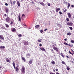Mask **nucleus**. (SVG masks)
<instances>
[{
	"mask_svg": "<svg viewBox=\"0 0 74 74\" xmlns=\"http://www.w3.org/2000/svg\"><path fill=\"white\" fill-rule=\"evenodd\" d=\"M21 71L23 73H25V68L24 66H23L22 67Z\"/></svg>",
	"mask_w": 74,
	"mask_h": 74,
	"instance_id": "obj_1",
	"label": "nucleus"
},
{
	"mask_svg": "<svg viewBox=\"0 0 74 74\" xmlns=\"http://www.w3.org/2000/svg\"><path fill=\"white\" fill-rule=\"evenodd\" d=\"M10 21V18L9 17L6 18L5 21L6 22L8 23V22H9Z\"/></svg>",
	"mask_w": 74,
	"mask_h": 74,
	"instance_id": "obj_2",
	"label": "nucleus"
},
{
	"mask_svg": "<svg viewBox=\"0 0 74 74\" xmlns=\"http://www.w3.org/2000/svg\"><path fill=\"white\" fill-rule=\"evenodd\" d=\"M23 42L24 45H28L29 44V43H28L27 42H26V41L23 40Z\"/></svg>",
	"mask_w": 74,
	"mask_h": 74,
	"instance_id": "obj_3",
	"label": "nucleus"
},
{
	"mask_svg": "<svg viewBox=\"0 0 74 74\" xmlns=\"http://www.w3.org/2000/svg\"><path fill=\"white\" fill-rule=\"evenodd\" d=\"M73 23L69 22L67 23L66 25H68V26H72V25H73Z\"/></svg>",
	"mask_w": 74,
	"mask_h": 74,
	"instance_id": "obj_4",
	"label": "nucleus"
},
{
	"mask_svg": "<svg viewBox=\"0 0 74 74\" xmlns=\"http://www.w3.org/2000/svg\"><path fill=\"white\" fill-rule=\"evenodd\" d=\"M53 49H54V50H55L56 52H59V49L58 48L55 47V48L53 47Z\"/></svg>",
	"mask_w": 74,
	"mask_h": 74,
	"instance_id": "obj_5",
	"label": "nucleus"
},
{
	"mask_svg": "<svg viewBox=\"0 0 74 74\" xmlns=\"http://www.w3.org/2000/svg\"><path fill=\"white\" fill-rule=\"evenodd\" d=\"M17 4L18 7H20V5H21V3L19 2V1H17Z\"/></svg>",
	"mask_w": 74,
	"mask_h": 74,
	"instance_id": "obj_6",
	"label": "nucleus"
},
{
	"mask_svg": "<svg viewBox=\"0 0 74 74\" xmlns=\"http://www.w3.org/2000/svg\"><path fill=\"white\" fill-rule=\"evenodd\" d=\"M12 32H16V29L14 28H13V29H12Z\"/></svg>",
	"mask_w": 74,
	"mask_h": 74,
	"instance_id": "obj_7",
	"label": "nucleus"
},
{
	"mask_svg": "<svg viewBox=\"0 0 74 74\" xmlns=\"http://www.w3.org/2000/svg\"><path fill=\"white\" fill-rule=\"evenodd\" d=\"M39 3L40 4H41L43 6H44V5H45V4H44V3L40 1L39 2Z\"/></svg>",
	"mask_w": 74,
	"mask_h": 74,
	"instance_id": "obj_8",
	"label": "nucleus"
},
{
	"mask_svg": "<svg viewBox=\"0 0 74 74\" xmlns=\"http://www.w3.org/2000/svg\"><path fill=\"white\" fill-rule=\"evenodd\" d=\"M60 10V9L59 8H57L56 9V12H58Z\"/></svg>",
	"mask_w": 74,
	"mask_h": 74,
	"instance_id": "obj_9",
	"label": "nucleus"
},
{
	"mask_svg": "<svg viewBox=\"0 0 74 74\" xmlns=\"http://www.w3.org/2000/svg\"><path fill=\"white\" fill-rule=\"evenodd\" d=\"M0 38H1L0 39H2V40H4V38L2 35H0Z\"/></svg>",
	"mask_w": 74,
	"mask_h": 74,
	"instance_id": "obj_10",
	"label": "nucleus"
},
{
	"mask_svg": "<svg viewBox=\"0 0 74 74\" xmlns=\"http://www.w3.org/2000/svg\"><path fill=\"white\" fill-rule=\"evenodd\" d=\"M68 46L69 47H73V44H70V43H69L68 44Z\"/></svg>",
	"mask_w": 74,
	"mask_h": 74,
	"instance_id": "obj_11",
	"label": "nucleus"
},
{
	"mask_svg": "<svg viewBox=\"0 0 74 74\" xmlns=\"http://www.w3.org/2000/svg\"><path fill=\"white\" fill-rule=\"evenodd\" d=\"M5 60L7 62H8V63H10V60L8 59V58H6Z\"/></svg>",
	"mask_w": 74,
	"mask_h": 74,
	"instance_id": "obj_12",
	"label": "nucleus"
},
{
	"mask_svg": "<svg viewBox=\"0 0 74 74\" xmlns=\"http://www.w3.org/2000/svg\"><path fill=\"white\" fill-rule=\"evenodd\" d=\"M40 50H41L42 51H45V49H44V48L41 47L40 48Z\"/></svg>",
	"mask_w": 74,
	"mask_h": 74,
	"instance_id": "obj_13",
	"label": "nucleus"
},
{
	"mask_svg": "<svg viewBox=\"0 0 74 74\" xmlns=\"http://www.w3.org/2000/svg\"><path fill=\"white\" fill-rule=\"evenodd\" d=\"M57 25L59 27H60V28H61V27H62V25L58 23Z\"/></svg>",
	"mask_w": 74,
	"mask_h": 74,
	"instance_id": "obj_14",
	"label": "nucleus"
},
{
	"mask_svg": "<svg viewBox=\"0 0 74 74\" xmlns=\"http://www.w3.org/2000/svg\"><path fill=\"white\" fill-rule=\"evenodd\" d=\"M68 16L69 17V18H71V14H70V13H68Z\"/></svg>",
	"mask_w": 74,
	"mask_h": 74,
	"instance_id": "obj_15",
	"label": "nucleus"
},
{
	"mask_svg": "<svg viewBox=\"0 0 74 74\" xmlns=\"http://www.w3.org/2000/svg\"><path fill=\"white\" fill-rule=\"evenodd\" d=\"M5 10L6 11V13H8V12L9 10L8 8H6L5 9Z\"/></svg>",
	"mask_w": 74,
	"mask_h": 74,
	"instance_id": "obj_16",
	"label": "nucleus"
},
{
	"mask_svg": "<svg viewBox=\"0 0 74 74\" xmlns=\"http://www.w3.org/2000/svg\"><path fill=\"white\" fill-rule=\"evenodd\" d=\"M0 48H1V49H4V48H5V47L4 46H0Z\"/></svg>",
	"mask_w": 74,
	"mask_h": 74,
	"instance_id": "obj_17",
	"label": "nucleus"
},
{
	"mask_svg": "<svg viewBox=\"0 0 74 74\" xmlns=\"http://www.w3.org/2000/svg\"><path fill=\"white\" fill-rule=\"evenodd\" d=\"M21 59L23 60L25 62H26V60L25 59V58L24 57H22L21 58Z\"/></svg>",
	"mask_w": 74,
	"mask_h": 74,
	"instance_id": "obj_18",
	"label": "nucleus"
},
{
	"mask_svg": "<svg viewBox=\"0 0 74 74\" xmlns=\"http://www.w3.org/2000/svg\"><path fill=\"white\" fill-rule=\"evenodd\" d=\"M18 17L19 20L20 22H21V16H20V14H19L18 15Z\"/></svg>",
	"mask_w": 74,
	"mask_h": 74,
	"instance_id": "obj_19",
	"label": "nucleus"
},
{
	"mask_svg": "<svg viewBox=\"0 0 74 74\" xmlns=\"http://www.w3.org/2000/svg\"><path fill=\"white\" fill-rule=\"evenodd\" d=\"M13 67H14V69H15V62H13Z\"/></svg>",
	"mask_w": 74,
	"mask_h": 74,
	"instance_id": "obj_20",
	"label": "nucleus"
},
{
	"mask_svg": "<svg viewBox=\"0 0 74 74\" xmlns=\"http://www.w3.org/2000/svg\"><path fill=\"white\" fill-rule=\"evenodd\" d=\"M10 1L11 5L12 7V6H13V4L12 3V1Z\"/></svg>",
	"mask_w": 74,
	"mask_h": 74,
	"instance_id": "obj_21",
	"label": "nucleus"
},
{
	"mask_svg": "<svg viewBox=\"0 0 74 74\" xmlns=\"http://www.w3.org/2000/svg\"><path fill=\"white\" fill-rule=\"evenodd\" d=\"M15 69L16 71H19V69H18V67H16Z\"/></svg>",
	"mask_w": 74,
	"mask_h": 74,
	"instance_id": "obj_22",
	"label": "nucleus"
},
{
	"mask_svg": "<svg viewBox=\"0 0 74 74\" xmlns=\"http://www.w3.org/2000/svg\"><path fill=\"white\" fill-rule=\"evenodd\" d=\"M32 60H31L29 61V64H32Z\"/></svg>",
	"mask_w": 74,
	"mask_h": 74,
	"instance_id": "obj_23",
	"label": "nucleus"
},
{
	"mask_svg": "<svg viewBox=\"0 0 74 74\" xmlns=\"http://www.w3.org/2000/svg\"><path fill=\"white\" fill-rule=\"evenodd\" d=\"M67 35L70 36V35H71V34L70 32L67 33Z\"/></svg>",
	"mask_w": 74,
	"mask_h": 74,
	"instance_id": "obj_24",
	"label": "nucleus"
},
{
	"mask_svg": "<svg viewBox=\"0 0 74 74\" xmlns=\"http://www.w3.org/2000/svg\"><path fill=\"white\" fill-rule=\"evenodd\" d=\"M26 56H30V53H28L26 54Z\"/></svg>",
	"mask_w": 74,
	"mask_h": 74,
	"instance_id": "obj_25",
	"label": "nucleus"
},
{
	"mask_svg": "<svg viewBox=\"0 0 74 74\" xmlns=\"http://www.w3.org/2000/svg\"><path fill=\"white\" fill-rule=\"evenodd\" d=\"M51 63L52 64H55V62H54V61H52L51 62Z\"/></svg>",
	"mask_w": 74,
	"mask_h": 74,
	"instance_id": "obj_26",
	"label": "nucleus"
},
{
	"mask_svg": "<svg viewBox=\"0 0 74 74\" xmlns=\"http://www.w3.org/2000/svg\"><path fill=\"white\" fill-rule=\"evenodd\" d=\"M5 25L6 27H9V25H8L7 24H5Z\"/></svg>",
	"mask_w": 74,
	"mask_h": 74,
	"instance_id": "obj_27",
	"label": "nucleus"
},
{
	"mask_svg": "<svg viewBox=\"0 0 74 74\" xmlns=\"http://www.w3.org/2000/svg\"><path fill=\"white\" fill-rule=\"evenodd\" d=\"M36 28H38V27H40V26H39V25H36L35 26Z\"/></svg>",
	"mask_w": 74,
	"mask_h": 74,
	"instance_id": "obj_28",
	"label": "nucleus"
},
{
	"mask_svg": "<svg viewBox=\"0 0 74 74\" xmlns=\"http://www.w3.org/2000/svg\"><path fill=\"white\" fill-rule=\"evenodd\" d=\"M60 55L62 56V57H63V58H64V55L62 53H61Z\"/></svg>",
	"mask_w": 74,
	"mask_h": 74,
	"instance_id": "obj_29",
	"label": "nucleus"
},
{
	"mask_svg": "<svg viewBox=\"0 0 74 74\" xmlns=\"http://www.w3.org/2000/svg\"><path fill=\"white\" fill-rule=\"evenodd\" d=\"M16 3V1H14L13 2V4L14 5H15V3Z\"/></svg>",
	"mask_w": 74,
	"mask_h": 74,
	"instance_id": "obj_30",
	"label": "nucleus"
},
{
	"mask_svg": "<svg viewBox=\"0 0 74 74\" xmlns=\"http://www.w3.org/2000/svg\"><path fill=\"white\" fill-rule=\"evenodd\" d=\"M18 37H22V34H18Z\"/></svg>",
	"mask_w": 74,
	"mask_h": 74,
	"instance_id": "obj_31",
	"label": "nucleus"
},
{
	"mask_svg": "<svg viewBox=\"0 0 74 74\" xmlns=\"http://www.w3.org/2000/svg\"><path fill=\"white\" fill-rule=\"evenodd\" d=\"M70 3H68V4L67 8H69V7H70Z\"/></svg>",
	"mask_w": 74,
	"mask_h": 74,
	"instance_id": "obj_32",
	"label": "nucleus"
},
{
	"mask_svg": "<svg viewBox=\"0 0 74 74\" xmlns=\"http://www.w3.org/2000/svg\"><path fill=\"white\" fill-rule=\"evenodd\" d=\"M67 11V10L66 9H65V10L64 9L63 10L64 12H66V11Z\"/></svg>",
	"mask_w": 74,
	"mask_h": 74,
	"instance_id": "obj_33",
	"label": "nucleus"
},
{
	"mask_svg": "<svg viewBox=\"0 0 74 74\" xmlns=\"http://www.w3.org/2000/svg\"><path fill=\"white\" fill-rule=\"evenodd\" d=\"M67 70H70V67H69V66H68L66 68Z\"/></svg>",
	"mask_w": 74,
	"mask_h": 74,
	"instance_id": "obj_34",
	"label": "nucleus"
},
{
	"mask_svg": "<svg viewBox=\"0 0 74 74\" xmlns=\"http://www.w3.org/2000/svg\"><path fill=\"white\" fill-rule=\"evenodd\" d=\"M38 42H41V40L40 39V40L38 39Z\"/></svg>",
	"mask_w": 74,
	"mask_h": 74,
	"instance_id": "obj_35",
	"label": "nucleus"
},
{
	"mask_svg": "<svg viewBox=\"0 0 74 74\" xmlns=\"http://www.w3.org/2000/svg\"><path fill=\"white\" fill-rule=\"evenodd\" d=\"M63 43L64 44H65V45H69V44H68L66 42H64Z\"/></svg>",
	"mask_w": 74,
	"mask_h": 74,
	"instance_id": "obj_36",
	"label": "nucleus"
},
{
	"mask_svg": "<svg viewBox=\"0 0 74 74\" xmlns=\"http://www.w3.org/2000/svg\"><path fill=\"white\" fill-rule=\"evenodd\" d=\"M62 64H65V62H64V61H62Z\"/></svg>",
	"mask_w": 74,
	"mask_h": 74,
	"instance_id": "obj_37",
	"label": "nucleus"
},
{
	"mask_svg": "<svg viewBox=\"0 0 74 74\" xmlns=\"http://www.w3.org/2000/svg\"><path fill=\"white\" fill-rule=\"evenodd\" d=\"M14 22V20H13V21H12L11 22V23H10V24H13Z\"/></svg>",
	"mask_w": 74,
	"mask_h": 74,
	"instance_id": "obj_38",
	"label": "nucleus"
},
{
	"mask_svg": "<svg viewBox=\"0 0 74 74\" xmlns=\"http://www.w3.org/2000/svg\"><path fill=\"white\" fill-rule=\"evenodd\" d=\"M64 4H67V2H66L65 1H64Z\"/></svg>",
	"mask_w": 74,
	"mask_h": 74,
	"instance_id": "obj_39",
	"label": "nucleus"
},
{
	"mask_svg": "<svg viewBox=\"0 0 74 74\" xmlns=\"http://www.w3.org/2000/svg\"><path fill=\"white\" fill-rule=\"evenodd\" d=\"M69 29L71 30H73V28L71 27H69Z\"/></svg>",
	"mask_w": 74,
	"mask_h": 74,
	"instance_id": "obj_40",
	"label": "nucleus"
},
{
	"mask_svg": "<svg viewBox=\"0 0 74 74\" xmlns=\"http://www.w3.org/2000/svg\"><path fill=\"white\" fill-rule=\"evenodd\" d=\"M66 20L68 22H69V18H67L66 19Z\"/></svg>",
	"mask_w": 74,
	"mask_h": 74,
	"instance_id": "obj_41",
	"label": "nucleus"
},
{
	"mask_svg": "<svg viewBox=\"0 0 74 74\" xmlns=\"http://www.w3.org/2000/svg\"><path fill=\"white\" fill-rule=\"evenodd\" d=\"M47 5H48V6H51V4H50V3H48L47 4Z\"/></svg>",
	"mask_w": 74,
	"mask_h": 74,
	"instance_id": "obj_42",
	"label": "nucleus"
},
{
	"mask_svg": "<svg viewBox=\"0 0 74 74\" xmlns=\"http://www.w3.org/2000/svg\"><path fill=\"white\" fill-rule=\"evenodd\" d=\"M71 42H72V43H73L74 42V40H71Z\"/></svg>",
	"mask_w": 74,
	"mask_h": 74,
	"instance_id": "obj_43",
	"label": "nucleus"
},
{
	"mask_svg": "<svg viewBox=\"0 0 74 74\" xmlns=\"http://www.w3.org/2000/svg\"><path fill=\"white\" fill-rule=\"evenodd\" d=\"M51 52H52V53H55V52H54V51H53V49H52V50H51Z\"/></svg>",
	"mask_w": 74,
	"mask_h": 74,
	"instance_id": "obj_44",
	"label": "nucleus"
},
{
	"mask_svg": "<svg viewBox=\"0 0 74 74\" xmlns=\"http://www.w3.org/2000/svg\"><path fill=\"white\" fill-rule=\"evenodd\" d=\"M50 74H55V73H52V72H50Z\"/></svg>",
	"mask_w": 74,
	"mask_h": 74,
	"instance_id": "obj_45",
	"label": "nucleus"
},
{
	"mask_svg": "<svg viewBox=\"0 0 74 74\" xmlns=\"http://www.w3.org/2000/svg\"><path fill=\"white\" fill-rule=\"evenodd\" d=\"M40 33H42L43 32V30H41L40 31Z\"/></svg>",
	"mask_w": 74,
	"mask_h": 74,
	"instance_id": "obj_46",
	"label": "nucleus"
},
{
	"mask_svg": "<svg viewBox=\"0 0 74 74\" xmlns=\"http://www.w3.org/2000/svg\"><path fill=\"white\" fill-rule=\"evenodd\" d=\"M59 14H60V15H62V13L61 11L59 12Z\"/></svg>",
	"mask_w": 74,
	"mask_h": 74,
	"instance_id": "obj_47",
	"label": "nucleus"
},
{
	"mask_svg": "<svg viewBox=\"0 0 74 74\" xmlns=\"http://www.w3.org/2000/svg\"><path fill=\"white\" fill-rule=\"evenodd\" d=\"M22 16H25V15L23 14L22 15Z\"/></svg>",
	"mask_w": 74,
	"mask_h": 74,
	"instance_id": "obj_48",
	"label": "nucleus"
},
{
	"mask_svg": "<svg viewBox=\"0 0 74 74\" xmlns=\"http://www.w3.org/2000/svg\"><path fill=\"white\" fill-rule=\"evenodd\" d=\"M64 41H66L67 40V38L65 39H64Z\"/></svg>",
	"mask_w": 74,
	"mask_h": 74,
	"instance_id": "obj_49",
	"label": "nucleus"
},
{
	"mask_svg": "<svg viewBox=\"0 0 74 74\" xmlns=\"http://www.w3.org/2000/svg\"><path fill=\"white\" fill-rule=\"evenodd\" d=\"M5 5H6L7 6V5H8V3H5Z\"/></svg>",
	"mask_w": 74,
	"mask_h": 74,
	"instance_id": "obj_50",
	"label": "nucleus"
},
{
	"mask_svg": "<svg viewBox=\"0 0 74 74\" xmlns=\"http://www.w3.org/2000/svg\"><path fill=\"white\" fill-rule=\"evenodd\" d=\"M71 7L73 8V7H74V5H71Z\"/></svg>",
	"mask_w": 74,
	"mask_h": 74,
	"instance_id": "obj_51",
	"label": "nucleus"
},
{
	"mask_svg": "<svg viewBox=\"0 0 74 74\" xmlns=\"http://www.w3.org/2000/svg\"><path fill=\"white\" fill-rule=\"evenodd\" d=\"M39 46H40V47H41V46H42V44H40L39 45Z\"/></svg>",
	"mask_w": 74,
	"mask_h": 74,
	"instance_id": "obj_52",
	"label": "nucleus"
},
{
	"mask_svg": "<svg viewBox=\"0 0 74 74\" xmlns=\"http://www.w3.org/2000/svg\"><path fill=\"white\" fill-rule=\"evenodd\" d=\"M3 16H7V15L5 14L4 15H3Z\"/></svg>",
	"mask_w": 74,
	"mask_h": 74,
	"instance_id": "obj_53",
	"label": "nucleus"
},
{
	"mask_svg": "<svg viewBox=\"0 0 74 74\" xmlns=\"http://www.w3.org/2000/svg\"><path fill=\"white\" fill-rule=\"evenodd\" d=\"M53 49V48H55V46L54 45H53V47H52Z\"/></svg>",
	"mask_w": 74,
	"mask_h": 74,
	"instance_id": "obj_54",
	"label": "nucleus"
},
{
	"mask_svg": "<svg viewBox=\"0 0 74 74\" xmlns=\"http://www.w3.org/2000/svg\"><path fill=\"white\" fill-rule=\"evenodd\" d=\"M56 71H58V69H56Z\"/></svg>",
	"mask_w": 74,
	"mask_h": 74,
	"instance_id": "obj_55",
	"label": "nucleus"
},
{
	"mask_svg": "<svg viewBox=\"0 0 74 74\" xmlns=\"http://www.w3.org/2000/svg\"><path fill=\"white\" fill-rule=\"evenodd\" d=\"M31 3H32V4H34V3L33 1H32Z\"/></svg>",
	"mask_w": 74,
	"mask_h": 74,
	"instance_id": "obj_56",
	"label": "nucleus"
},
{
	"mask_svg": "<svg viewBox=\"0 0 74 74\" xmlns=\"http://www.w3.org/2000/svg\"><path fill=\"white\" fill-rule=\"evenodd\" d=\"M66 56L67 58H69V57L68 56Z\"/></svg>",
	"mask_w": 74,
	"mask_h": 74,
	"instance_id": "obj_57",
	"label": "nucleus"
},
{
	"mask_svg": "<svg viewBox=\"0 0 74 74\" xmlns=\"http://www.w3.org/2000/svg\"><path fill=\"white\" fill-rule=\"evenodd\" d=\"M44 31H46V30H47V29H44Z\"/></svg>",
	"mask_w": 74,
	"mask_h": 74,
	"instance_id": "obj_58",
	"label": "nucleus"
},
{
	"mask_svg": "<svg viewBox=\"0 0 74 74\" xmlns=\"http://www.w3.org/2000/svg\"><path fill=\"white\" fill-rule=\"evenodd\" d=\"M53 71H54V72H55V69H53Z\"/></svg>",
	"mask_w": 74,
	"mask_h": 74,
	"instance_id": "obj_59",
	"label": "nucleus"
},
{
	"mask_svg": "<svg viewBox=\"0 0 74 74\" xmlns=\"http://www.w3.org/2000/svg\"><path fill=\"white\" fill-rule=\"evenodd\" d=\"M1 68V67L0 66V70H1V69H0Z\"/></svg>",
	"mask_w": 74,
	"mask_h": 74,
	"instance_id": "obj_60",
	"label": "nucleus"
},
{
	"mask_svg": "<svg viewBox=\"0 0 74 74\" xmlns=\"http://www.w3.org/2000/svg\"><path fill=\"white\" fill-rule=\"evenodd\" d=\"M72 52H73V53H74V51L73 50V51H72Z\"/></svg>",
	"mask_w": 74,
	"mask_h": 74,
	"instance_id": "obj_61",
	"label": "nucleus"
},
{
	"mask_svg": "<svg viewBox=\"0 0 74 74\" xmlns=\"http://www.w3.org/2000/svg\"><path fill=\"white\" fill-rule=\"evenodd\" d=\"M24 0H21V1H23Z\"/></svg>",
	"mask_w": 74,
	"mask_h": 74,
	"instance_id": "obj_62",
	"label": "nucleus"
},
{
	"mask_svg": "<svg viewBox=\"0 0 74 74\" xmlns=\"http://www.w3.org/2000/svg\"><path fill=\"white\" fill-rule=\"evenodd\" d=\"M24 26H26V24H24Z\"/></svg>",
	"mask_w": 74,
	"mask_h": 74,
	"instance_id": "obj_63",
	"label": "nucleus"
},
{
	"mask_svg": "<svg viewBox=\"0 0 74 74\" xmlns=\"http://www.w3.org/2000/svg\"><path fill=\"white\" fill-rule=\"evenodd\" d=\"M71 51H73V50L72 49H71Z\"/></svg>",
	"mask_w": 74,
	"mask_h": 74,
	"instance_id": "obj_64",
	"label": "nucleus"
}]
</instances>
